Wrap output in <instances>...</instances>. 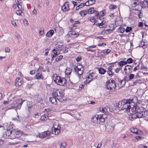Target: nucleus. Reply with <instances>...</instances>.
<instances>
[{
	"label": "nucleus",
	"instance_id": "obj_46",
	"mask_svg": "<svg viewBox=\"0 0 148 148\" xmlns=\"http://www.w3.org/2000/svg\"><path fill=\"white\" fill-rule=\"evenodd\" d=\"M110 9L112 10H114L116 9V5H111L110 6Z\"/></svg>",
	"mask_w": 148,
	"mask_h": 148
},
{
	"label": "nucleus",
	"instance_id": "obj_32",
	"mask_svg": "<svg viewBox=\"0 0 148 148\" xmlns=\"http://www.w3.org/2000/svg\"><path fill=\"white\" fill-rule=\"evenodd\" d=\"M48 116L47 115L45 114L41 116L40 120L42 121H46L48 119Z\"/></svg>",
	"mask_w": 148,
	"mask_h": 148
},
{
	"label": "nucleus",
	"instance_id": "obj_37",
	"mask_svg": "<svg viewBox=\"0 0 148 148\" xmlns=\"http://www.w3.org/2000/svg\"><path fill=\"white\" fill-rule=\"evenodd\" d=\"M148 114V112L147 111H143V113L141 114L142 117H145Z\"/></svg>",
	"mask_w": 148,
	"mask_h": 148
},
{
	"label": "nucleus",
	"instance_id": "obj_26",
	"mask_svg": "<svg viewBox=\"0 0 148 148\" xmlns=\"http://www.w3.org/2000/svg\"><path fill=\"white\" fill-rule=\"evenodd\" d=\"M53 52V53L54 55L52 56V59L51 61H52L53 60V58L56 57V56H57L59 54V53L58 54L56 50L55 49H54L52 51Z\"/></svg>",
	"mask_w": 148,
	"mask_h": 148
},
{
	"label": "nucleus",
	"instance_id": "obj_39",
	"mask_svg": "<svg viewBox=\"0 0 148 148\" xmlns=\"http://www.w3.org/2000/svg\"><path fill=\"white\" fill-rule=\"evenodd\" d=\"M66 146V143L64 142H62L61 143L60 148H64Z\"/></svg>",
	"mask_w": 148,
	"mask_h": 148
},
{
	"label": "nucleus",
	"instance_id": "obj_36",
	"mask_svg": "<svg viewBox=\"0 0 148 148\" xmlns=\"http://www.w3.org/2000/svg\"><path fill=\"white\" fill-rule=\"evenodd\" d=\"M63 57V56L62 55H60L57 57L56 59V62H58L61 60Z\"/></svg>",
	"mask_w": 148,
	"mask_h": 148
},
{
	"label": "nucleus",
	"instance_id": "obj_63",
	"mask_svg": "<svg viewBox=\"0 0 148 148\" xmlns=\"http://www.w3.org/2000/svg\"><path fill=\"white\" fill-rule=\"evenodd\" d=\"M35 73V71L34 70L31 71L30 72V74L31 75H33Z\"/></svg>",
	"mask_w": 148,
	"mask_h": 148
},
{
	"label": "nucleus",
	"instance_id": "obj_35",
	"mask_svg": "<svg viewBox=\"0 0 148 148\" xmlns=\"http://www.w3.org/2000/svg\"><path fill=\"white\" fill-rule=\"evenodd\" d=\"M132 66L128 65H127L125 66L124 69V70H129V71H131L132 70Z\"/></svg>",
	"mask_w": 148,
	"mask_h": 148
},
{
	"label": "nucleus",
	"instance_id": "obj_50",
	"mask_svg": "<svg viewBox=\"0 0 148 148\" xmlns=\"http://www.w3.org/2000/svg\"><path fill=\"white\" fill-rule=\"evenodd\" d=\"M11 101V100H10V101L9 100V99H8V101H4V102H3V103L5 104V105H6V104H7L8 103H9V104H11V103H10Z\"/></svg>",
	"mask_w": 148,
	"mask_h": 148
},
{
	"label": "nucleus",
	"instance_id": "obj_49",
	"mask_svg": "<svg viewBox=\"0 0 148 148\" xmlns=\"http://www.w3.org/2000/svg\"><path fill=\"white\" fill-rule=\"evenodd\" d=\"M103 113H106L107 112H108V109H109V108H106L104 107H103Z\"/></svg>",
	"mask_w": 148,
	"mask_h": 148
},
{
	"label": "nucleus",
	"instance_id": "obj_17",
	"mask_svg": "<svg viewBox=\"0 0 148 148\" xmlns=\"http://www.w3.org/2000/svg\"><path fill=\"white\" fill-rule=\"evenodd\" d=\"M145 3H146L147 5H148V1L147 0H144L143 1H139L137 4V5H140L142 8H145L146 7L145 5H144Z\"/></svg>",
	"mask_w": 148,
	"mask_h": 148
},
{
	"label": "nucleus",
	"instance_id": "obj_44",
	"mask_svg": "<svg viewBox=\"0 0 148 148\" xmlns=\"http://www.w3.org/2000/svg\"><path fill=\"white\" fill-rule=\"evenodd\" d=\"M139 2V0H134L133 1V3L134 5H135V7H136L138 3Z\"/></svg>",
	"mask_w": 148,
	"mask_h": 148
},
{
	"label": "nucleus",
	"instance_id": "obj_28",
	"mask_svg": "<svg viewBox=\"0 0 148 148\" xmlns=\"http://www.w3.org/2000/svg\"><path fill=\"white\" fill-rule=\"evenodd\" d=\"M36 79H43V76L40 73H37L35 76Z\"/></svg>",
	"mask_w": 148,
	"mask_h": 148
},
{
	"label": "nucleus",
	"instance_id": "obj_31",
	"mask_svg": "<svg viewBox=\"0 0 148 148\" xmlns=\"http://www.w3.org/2000/svg\"><path fill=\"white\" fill-rule=\"evenodd\" d=\"M99 72L100 74L103 75L106 72V71L103 68H100L99 69Z\"/></svg>",
	"mask_w": 148,
	"mask_h": 148
},
{
	"label": "nucleus",
	"instance_id": "obj_41",
	"mask_svg": "<svg viewBox=\"0 0 148 148\" xmlns=\"http://www.w3.org/2000/svg\"><path fill=\"white\" fill-rule=\"evenodd\" d=\"M21 13H23V12L21 10H17L16 12V13L17 15L22 16Z\"/></svg>",
	"mask_w": 148,
	"mask_h": 148
},
{
	"label": "nucleus",
	"instance_id": "obj_30",
	"mask_svg": "<svg viewBox=\"0 0 148 148\" xmlns=\"http://www.w3.org/2000/svg\"><path fill=\"white\" fill-rule=\"evenodd\" d=\"M88 10H83L80 11L79 12V14L81 16H85L87 13L88 14Z\"/></svg>",
	"mask_w": 148,
	"mask_h": 148
},
{
	"label": "nucleus",
	"instance_id": "obj_13",
	"mask_svg": "<svg viewBox=\"0 0 148 148\" xmlns=\"http://www.w3.org/2000/svg\"><path fill=\"white\" fill-rule=\"evenodd\" d=\"M88 11V14H89L94 13L95 14V16H98L99 15V13L97 10H95L94 8H89Z\"/></svg>",
	"mask_w": 148,
	"mask_h": 148
},
{
	"label": "nucleus",
	"instance_id": "obj_5",
	"mask_svg": "<svg viewBox=\"0 0 148 148\" xmlns=\"http://www.w3.org/2000/svg\"><path fill=\"white\" fill-rule=\"evenodd\" d=\"M106 87L109 90H114L116 87L115 81L113 79L108 81L106 83Z\"/></svg>",
	"mask_w": 148,
	"mask_h": 148
},
{
	"label": "nucleus",
	"instance_id": "obj_10",
	"mask_svg": "<svg viewBox=\"0 0 148 148\" xmlns=\"http://www.w3.org/2000/svg\"><path fill=\"white\" fill-rule=\"evenodd\" d=\"M11 135L14 134L15 135L14 137H20V136L22 134V132L21 131H17L16 132V131L15 130H12V131H10V132Z\"/></svg>",
	"mask_w": 148,
	"mask_h": 148
},
{
	"label": "nucleus",
	"instance_id": "obj_47",
	"mask_svg": "<svg viewBox=\"0 0 148 148\" xmlns=\"http://www.w3.org/2000/svg\"><path fill=\"white\" fill-rule=\"evenodd\" d=\"M134 75L132 74H131L129 76V79L130 80H131L134 78Z\"/></svg>",
	"mask_w": 148,
	"mask_h": 148
},
{
	"label": "nucleus",
	"instance_id": "obj_58",
	"mask_svg": "<svg viewBox=\"0 0 148 148\" xmlns=\"http://www.w3.org/2000/svg\"><path fill=\"white\" fill-rule=\"evenodd\" d=\"M96 47V46L95 45H92L91 46H89L88 47V49H90V48H95Z\"/></svg>",
	"mask_w": 148,
	"mask_h": 148
},
{
	"label": "nucleus",
	"instance_id": "obj_59",
	"mask_svg": "<svg viewBox=\"0 0 148 148\" xmlns=\"http://www.w3.org/2000/svg\"><path fill=\"white\" fill-rule=\"evenodd\" d=\"M138 15L139 18H141V16H142V13L141 12H139V13H138Z\"/></svg>",
	"mask_w": 148,
	"mask_h": 148
},
{
	"label": "nucleus",
	"instance_id": "obj_29",
	"mask_svg": "<svg viewBox=\"0 0 148 148\" xmlns=\"http://www.w3.org/2000/svg\"><path fill=\"white\" fill-rule=\"evenodd\" d=\"M135 109L136 113L139 112H142V111H143L141 108L138 107H134V108L132 109V110L133 109Z\"/></svg>",
	"mask_w": 148,
	"mask_h": 148
},
{
	"label": "nucleus",
	"instance_id": "obj_62",
	"mask_svg": "<svg viewBox=\"0 0 148 148\" xmlns=\"http://www.w3.org/2000/svg\"><path fill=\"white\" fill-rule=\"evenodd\" d=\"M72 3L74 5V6H76L77 5V2L73 1H72Z\"/></svg>",
	"mask_w": 148,
	"mask_h": 148
},
{
	"label": "nucleus",
	"instance_id": "obj_2",
	"mask_svg": "<svg viewBox=\"0 0 148 148\" xmlns=\"http://www.w3.org/2000/svg\"><path fill=\"white\" fill-rule=\"evenodd\" d=\"M52 77L55 82L58 85L64 86L66 83V80L64 78L60 77L56 74H53Z\"/></svg>",
	"mask_w": 148,
	"mask_h": 148
},
{
	"label": "nucleus",
	"instance_id": "obj_25",
	"mask_svg": "<svg viewBox=\"0 0 148 148\" xmlns=\"http://www.w3.org/2000/svg\"><path fill=\"white\" fill-rule=\"evenodd\" d=\"M88 21H89L92 22L94 23V24H92L93 25H94L96 24L95 23H96L97 21L94 16L89 17L88 18Z\"/></svg>",
	"mask_w": 148,
	"mask_h": 148
},
{
	"label": "nucleus",
	"instance_id": "obj_54",
	"mask_svg": "<svg viewBox=\"0 0 148 148\" xmlns=\"http://www.w3.org/2000/svg\"><path fill=\"white\" fill-rule=\"evenodd\" d=\"M140 66H139L138 65L136 66L134 68V71H136V70H138V69H140Z\"/></svg>",
	"mask_w": 148,
	"mask_h": 148
},
{
	"label": "nucleus",
	"instance_id": "obj_24",
	"mask_svg": "<svg viewBox=\"0 0 148 148\" xmlns=\"http://www.w3.org/2000/svg\"><path fill=\"white\" fill-rule=\"evenodd\" d=\"M106 23V22L103 21L101 23L98 24H96L95 25L99 27L100 28H101L103 27H104L106 25H105V23Z\"/></svg>",
	"mask_w": 148,
	"mask_h": 148
},
{
	"label": "nucleus",
	"instance_id": "obj_8",
	"mask_svg": "<svg viewBox=\"0 0 148 148\" xmlns=\"http://www.w3.org/2000/svg\"><path fill=\"white\" fill-rule=\"evenodd\" d=\"M123 101H124V103H123V106L122 107L123 108L122 110H125L127 112H129L131 108L130 105V102L129 100L125 99L123 100Z\"/></svg>",
	"mask_w": 148,
	"mask_h": 148
},
{
	"label": "nucleus",
	"instance_id": "obj_3",
	"mask_svg": "<svg viewBox=\"0 0 148 148\" xmlns=\"http://www.w3.org/2000/svg\"><path fill=\"white\" fill-rule=\"evenodd\" d=\"M104 115H98L96 114L93 116L91 119L92 122L95 124H97L100 123H103L105 121Z\"/></svg>",
	"mask_w": 148,
	"mask_h": 148
},
{
	"label": "nucleus",
	"instance_id": "obj_43",
	"mask_svg": "<svg viewBox=\"0 0 148 148\" xmlns=\"http://www.w3.org/2000/svg\"><path fill=\"white\" fill-rule=\"evenodd\" d=\"M132 61H133V60L131 58H128L127 60V61H126V62H127V63H129V64L132 63Z\"/></svg>",
	"mask_w": 148,
	"mask_h": 148
},
{
	"label": "nucleus",
	"instance_id": "obj_11",
	"mask_svg": "<svg viewBox=\"0 0 148 148\" xmlns=\"http://www.w3.org/2000/svg\"><path fill=\"white\" fill-rule=\"evenodd\" d=\"M69 3L68 2H65L62 7V10L63 12L68 11L69 10Z\"/></svg>",
	"mask_w": 148,
	"mask_h": 148
},
{
	"label": "nucleus",
	"instance_id": "obj_12",
	"mask_svg": "<svg viewBox=\"0 0 148 148\" xmlns=\"http://www.w3.org/2000/svg\"><path fill=\"white\" fill-rule=\"evenodd\" d=\"M95 74L94 73H90L88 76L87 77L86 80V82L87 83H89L93 79H95L94 75Z\"/></svg>",
	"mask_w": 148,
	"mask_h": 148
},
{
	"label": "nucleus",
	"instance_id": "obj_60",
	"mask_svg": "<svg viewBox=\"0 0 148 148\" xmlns=\"http://www.w3.org/2000/svg\"><path fill=\"white\" fill-rule=\"evenodd\" d=\"M13 127L12 125H11V126H8L7 130H10V129Z\"/></svg>",
	"mask_w": 148,
	"mask_h": 148
},
{
	"label": "nucleus",
	"instance_id": "obj_14",
	"mask_svg": "<svg viewBox=\"0 0 148 148\" xmlns=\"http://www.w3.org/2000/svg\"><path fill=\"white\" fill-rule=\"evenodd\" d=\"M123 103H124L123 100L119 101L118 103H116V106L118 108L119 110H122L123 108L122 107L123 106Z\"/></svg>",
	"mask_w": 148,
	"mask_h": 148
},
{
	"label": "nucleus",
	"instance_id": "obj_57",
	"mask_svg": "<svg viewBox=\"0 0 148 148\" xmlns=\"http://www.w3.org/2000/svg\"><path fill=\"white\" fill-rule=\"evenodd\" d=\"M5 51L6 52L9 53L10 51V49L8 47H6L5 48Z\"/></svg>",
	"mask_w": 148,
	"mask_h": 148
},
{
	"label": "nucleus",
	"instance_id": "obj_45",
	"mask_svg": "<svg viewBox=\"0 0 148 148\" xmlns=\"http://www.w3.org/2000/svg\"><path fill=\"white\" fill-rule=\"evenodd\" d=\"M122 69L121 66L119 68H117L115 70V72L116 73H118Z\"/></svg>",
	"mask_w": 148,
	"mask_h": 148
},
{
	"label": "nucleus",
	"instance_id": "obj_34",
	"mask_svg": "<svg viewBox=\"0 0 148 148\" xmlns=\"http://www.w3.org/2000/svg\"><path fill=\"white\" fill-rule=\"evenodd\" d=\"M127 64V62L126 61H121L118 63V65L121 66H123Z\"/></svg>",
	"mask_w": 148,
	"mask_h": 148
},
{
	"label": "nucleus",
	"instance_id": "obj_51",
	"mask_svg": "<svg viewBox=\"0 0 148 148\" xmlns=\"http://www.w3.org/2000/svg\"><path fill=\"white\" fill-rule=\"evenodd\" d=\"M39 34L41 35H42L44 34V29H42L39 31Z\"/></svg>",
	"mask_w": 148,
	"mask_h": 148
},
{
	"label": "nucleus",
	"instance_id": "obj_27",
	"mask_svg": "<svg viewBox=\"0 0 148 148\" xmlns=\"http://www.w3.org/2000/svg\"><path fill=\"white\" fill-rule=\"evenodd\" d=\"M54 31L53 30H50L46 34V36L49 37H51L53 35Z\"/></svg>",
	"mask_w": 148,
	"mask_h": 148
},
{
	"label": "nucleus",
	"instance_id": "obj_38",
	"mask_svg": "<svg viewBox=\"0 0 148 148\" xmlns=\"http://www.w3.org/2000/svg\"><path fill=\"white\" fill-rule=\"evenodd\" d=\"M118 31L121 33H123L125 31V29L121 27H120L118 29Z\"/></svg>",
	"mask_w": 148,
	"mask_h": 148
},
{
	"label": "nucleus",
	"instance_id": "obj_40",
	"mask_svg": "<svg viewBox=\"0 0 148 148\" xmlns=\"http://www.w3.org/2000/svg\"><path fill=\"white\" fill-rule=\"evenodd\" d=\"M88 2H89L90 5L94 4L96 2L95 0H89L87 1Z\"/></svg>",
	"mask_w": 148,
	"mask_h": 148
},
{
	"label": "nucleus",
	"instance_id": "obj_18",
	"mask_svg": "<svg viewBox=\"0 0 148 148\" xmlns=\"http://www.w3.org/2000/svg\"><path fill=\"white\" fill-rule=\"evenodd\" d=\"M72 69L69 68H68L66 69L65 71V75L66 77H69V75H71Z\"/></svg>",
	"mask_w": 148,
	"mask_h": 148
},
{
	"label": "nucleus",
	"instance_id": "obj_61",
	"mask_svg": "<svg viewBox=\"0 0 148 148\" xmlns=\"http://www.w3.org/2000/svg\"><path fill=\"white\" fill-rule=\"evenodd\" d=\"M99 14H100V15L102 16H103L104 15V11H103L100 12Z\"/></svg>",
	"mask_w": 148,
	"mask_h": 148
},
{
	"label": "nucleus",
	"instance_id": "obj_42",
	"mask_svg": "<svg viewBox=\"0 0 148 148\" xmlns=\"http://www.w3.org/2000/svg\"><path fill=\"white\" fill-rule=\"evenodd\" d=\"M132 28L131 27H127L126 29L125 30V32H128L132 30Z\"/></svg>",
	"mask_w": 148,
	"mask_h": 148
},
{
	"label": "nucleus",
	"instance_id": "obj_21",
	"mask_svg": "<svg viewBox=\"0 0 148 148\" xmlns=\"http://www.w3.org/2000/svg\"><path fill=\"white\" fill-rule=\"evenodd\" d=\"M112 69L108 66V67L107 70L106 71L108 75L110 77H112L114 73V72H112Z\"/></svg>",
	"mask_w": 148,
	"mask_h": 148
},
{
	"label": "nucleus",
	"instance_id": "obj_19",
	"mask_svg": "<svg viewBox=\"0 0 148 148\" xmlns=\"http://www.w3.org/2000/svg\"><path fill=\"white\" fill-rule=\"evenodd\" d=\"M125 84V81L124 80H121L119 82V83L118 84V86L119 88H122L124 86Z\"/></svg>",
	"mask_w": 148,
	"mask_h": 148
},
{
	"label": "nucleus",
	"instance_id": "obj_6",
	"mask_svg": "<svg viewBox=\"0 0 148 148\" xmlns=\"http://www.w3.org/2000/svg\"><path fill=\"white\" fill-rule=\"evenodd\" d=\"M74 71L75 73L78 75V76L80 77V76L82 75L84 72V68L80 64H77L74 67Z\"/></svg>",
	"mask_w": 148,
	"mask_h": 148
},
{
	"label": "nucleus",
	"instance_id": "obj_16",
	"mask_svg": "<svg viewBox=\"0 0 148 148\" xmlns=\"http://www.w3.org/2000/svg\"><path fill=\"white\" fill-rule=\"evenodd\" d=\"M57 98L56 97L53 96L49 98V101L52 104L54 105L57 104Z\"/></svg>",
	"mask_w": 148,
	"mask_h": 148
},
{
	"label": "nucleus",
	"instance_id": "obj_9",
	"mask_svg": "<svg viewBox=\"0 0 148 148\" xmlns=\"http://www.w3.org/2000/svg\"><path fill=\"white\" fill-rule=\"evenodd\" d=\"M51 134V132L49 131H45L39 134V136L40 138H45L46 137H47L48 138Z\"/></svg>",
	"mask_w": 148,
	"mask_h": 148
},
{
	"label": "nucleus",
	"instance_id": "obj_23",
	"mask_svg": "<svg viewBox=\"0 0 148 148\" xmlns=\"http://www.w3.org/2000/svg\"><path fill=\"white\" fill-rule=\"evenodd\" d=\"M114 126L113 125H109L106 127L107 131L108 132H112L114 130Z\"/></svg>",
	"mask_w": 148,
	"mask_h": 148
},
{
	"label": "nucleus",
	"instance_id": "obj_22",
	"mask_svg": "<svg viewBox=\"0 0 148 148\" xmlns=\"http://www.w3.org/2000/svg\"><path fill=\"white\" fill-rule=\"evenodd\" d=\"M130 131L132 132L137 134H138L140 131V130H138L137 128H134V127L131 128L130 129Z\"/></svg>",
	"mask_w": 148,
	"mask_h": 148
},
{
	"label": "nucleus",
	"instance_id": "obj_48",
	"mask_svg": "<svg viewBox=\"0 0 148 148\" xmlns=\"http://www.w3.org/2000/svg\"><path fill=\"white\" fill-rule=\"evenodd\" d=\"M14 119L18 123L20 121V119L18 115V116L17 118H16L15 119L14 118Z\"/></svg>",
	"mask_w": 148,
	"mask_h": 148
},
{
	"label": "nucleus",
	"instance_id": "obj_55",
	"mask_svg": "<svg viewBox=\"0 0 148 148\" xmlns=\"http://www.w3.org/2000/svg\"><path fill=\"white\" fill-rule=\"evenodd\" d=\"M17 2L18 3V5H17V7L18 8V9L19 10H20V9L21 8V6L20 5V3H19V2L18 1V0H17Z\"/></svg>",
	"mask_w": 148,
	"mask_h": 148
},
{
	"label": "nucleus",
	"instance_id": "obj_4",
	"mask_svg": "<svg viewBox=\"0 0 148 148\" xmlns=\"http://www.w3.org/2000/svg\"><path fill=\"white\" fill-rule=\"evenodd\" d=\"M23 103V101L21 99L17 100L16 101H14L12 103H11V106L9 108L16 109H20Z\"/></svg>",
	"mask_w": 148,
	"mask_h": 148
},
{
	"label": "nucleus",
	"instance_id": "obj_53",
	"mask_svg": "<svg viewBox=\"0 0 148 148\" xmlns=\"http://www.w3.org/2000/svg\"><path fill=\"white\" fill-rule=\"evenodd\" d=\"M140 69H147V67L146 66H144L142 65V64H141V66L140 67Z\"/></svg>",
	"mask_w": 148,
	"mask_h": 148
},
{
	"label": "nucleus",
	"instance_id": "obj_33",
	"mask_svg": "<svg viewBox=\"0 0 148 148\" xmlns=\"http://www.w3.org/2000/svg\"><path fill=\"white\" fill-rule=\"evenodd\" d=\"M111 52V50L110 49H106L104 50H103L101 51V53H103V54H105L106 53L108 54Z\"/></svg>",
	"mask_w": 148,
	"mask_h": 148
},
{
	"label": "nucleus",
	"instance_id": "obj_7",
	"mask_svg": "<svg viewBox=\"0 0 148 148\" xmlns=\"http://www.w3.org/2000/svg\"><path fill=\"white\" fill-rule=\"evenodd\" d=\"M60 126L58 123H54L52 128V133L58 135L60 132Z\"/></svg>",
	"mask_w": 148,
	"mask_h": 148
},
{
	"label": "nucleus",
	"instance_id": "obj_20",
	"mask_svg": "<svg viewBox=\"0 0 148 148\" xmlns=\"http://www.w3.org/2000/svg\"><path fill=\"white\" fill-rule=\"evenodd\" d=\"M143 113V111H142V112H138L136 113H135V114H133L132 115V118H140L141 117V114Z\"/></svg>",
	"mask_w": 148,
	"mask_h": 148
},
{
	"label": "nucleus",
	"instance_id": "obj_64",
	"mask_svg": "<svg viewBox=\"0 0 148 148\" xmlns=\"http://www.w3.org/2000/svg\"><path fill=\"white\" fill-rule=\"evenodd\" d=\"M25 79L27 80H32L33 79L32 78V77H25Z\"/></svg>",
	"mask_w": 148,
	"mask_h": 148
},
{
	"label": "nucleus",
	"instance_id": "obj_1",
	"mask_svg": "<svg viewBox=\"0 0 148 148\" xmlns=\"http://www.w3.org/2000/svg\"><path fill=\"white\" fill-rule=\"evenodd\" d=\"M52 96L56 97L57 99L60 102H62L64 101L62 98L64 97V94L62 90L55 89L53 90Z\"/></svg>",
	"mask_w": 148,
	"mask_h": 148
},
{
	"label": "nucleus",
	"instance_id": "obj_15",
	"mask_svg": "<svg viewBox=\"0 0 148 148\" xmlns=\"http://www.w3.org/2000/svg\"><path fill=\"white\" fill-rule=\"evenodd\" d=\"M23 83L21 78H17L15 81V85L16 86H21Z\"/></svg>",
	"mask_w": 148,
	"mask_h": 148
},
{
	"label": "nucleus",
	"instance_id": "obj_52",
	"mask_svg": "<svg viewBox=\"0 0 148 148\" xmlns=\"http://www.w3.org/2000/svg\"><path fill=\"white\" fill-rule=\"evenodd\" d=\"M85 5L84 3H82L79 5V8H81L84 7Z\"/></svg>",
	"mask_w": 148,
	"mask_h": 148
},
{
	"label": "nucleus",
	"instance_id": "obj_56",
	"mask_svg": "<svg viewBox=\"0 0 148 148\" xmlns=\"http://www.w3.org/2000/svg\"><path fill=\"white\" fill-rule=\"evenodd\" d=\"M102 143L100 142L98 143L97 146V148H100V147L102 145Z\"/></svg>",
	"mask_w": 148,
	"mask_h": 148
}]
</instances>
